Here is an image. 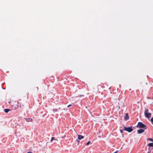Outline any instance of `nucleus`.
<instances>
[{"label": "nucleus", "instance_id": "nucleus-14", "mask_svg": "<svg viewBox=\"0 0 153 153\" xmlns=\"http://www.w3.org/2000/svg\"><path fill=\"white\" fill-rule=\"evenodd\" d=\"M151 121L152 122V123H153V117L151 118Z\"/></svg>", "mask_w": 153, "mask_h": 153}, {"label": "nucleus", "instance_id": "nucleus-13", "mask_svg": "<svg viewBox=\"0 0 153 153\" xmlns=\"http://www.w3.org/2000/svg\"><path fill=\"white\" fill-rule=\"evenodd\" d=\"M53 111H58V110L57 109H54L53 110Z\"/></svg>", "mask_w": 153, "mask_h": 153}, {"label": "nucleus", "instance_id": "nucleus-2", "mask_svg": "<svg viewBox=\"0 0 153 153\" xmlns=\"http://www.w3.org/2000/svg\"><path fill=\"white\" fill-rule=\"evenodd\" d=\"M149 110L147 108L145 109L144 115L145 117L148 118H149L151 117V114L149 112Z\"/></svg>", "mask_w": 153, "mask_h": 153}, {"label": "nucleus", "instance_id": "nucleus-7", "mask_svg": "<svg viewBox=\"0 0 153 153\" xmlns=\"http://www.w3.org/2000/svg\"><path fill=\"white\" fill-rule=\"evenodd\" d=\"M25 120L27 122H32V118H25Z\"/></svg>", "mask_w": 153, "mask_h": 153}, {"label": "nucleus", "instance_id": "nucleus-16", "mask_svg": "<svg viewBox=\"0 0 153 153\" xmlns=\"http://www.w3.org/2000/svg\"><path fill=\"white\" fill-rule=\"evenodd\" d=\"M71 104H70L69 105H68L67 106L68 108H69L70 106H71Z\"/></svg>", "mask_w": 153, "mask_h": 153}, {"label": "nucleus", "instance_id": "nucleus-5", "mask_svg": "<svg viewBox=\"0 0 153 153\" xmlns=\"http://www.w3.org/2000/svg\"><path fill=\"white\" fill-rule=\"evenodd\" d=\"M129 118V117L128 116V113H126L125 114L124 116V119L125 120H128Z\"/></svg>", "mask_w": 153, "mask_h": 153}, {"label": "nucleus", "instance_id": "nucleus-20", "mask_svg": "<svg viewBox=\"0 0 153 153\" xmlns=\"http://www.w3.org/2000/svg\"><path fill=\"white\" fill-rule=\"evenodd\" d=\"M77 141L79 143V141L78 140H77Z\"/></svg>", "mask_w": 153, "mask_h": 153}, {"label": "nucleus", "instance_id": "nucleus-6", "mask_svg": "<svg viewBox=\"0 0 153 153\" xmlns=\"http://www.w3.org/2000/svg\"><path fill=\"white\" fill-rule=\"evenodd\" d=\"M77 137H78V139L79 140H80L83 138H84V137L83 136H82V135H79V134H78Z\"/></svg>", "mask_w": 153, "mask_h": 153}, {"label": "nucleus", "instance_id": "nucleus-9", "mask_svg": "<svg viewBox=\"0 0 153 153\" xmlns=\"http://www.w3.org/2000/svg\"><path fill=\"white\" fill-rule=\"evenodd\" d=\"M148 145L149 147H153V143H149Z\"/></svg>", "mask_w": 153, "mask_h": 153}, {"label": "nucleus", "instance_id": "nucleus-11", "mask_svg": "<svg viewBox=\"0 0 153 153\" xmlns=\"http://www.w3.org/2000/svg\"><path fill=\"white\" fill-rule=\"evenodd\" d=\"M54 139H54V137H52L51 140V142H52L53 140H54Z\"/></svg>", "mask_w": 153, "mask_h": 153}, {"label": "nucleus", "instance_id": "nucleus-19", "mask_svg": "<svg viewBox=\"0 0 153 153\" xmlns=\"http://www.w3.org/2000/svg\"><path fill=\"white\" fill-rule=\"evenodd\" d=\"M27 153H32L31 152H28Z\"/></svg>", "mask_w": 153, "mask_h": 153}, {"label": "nucleus", "instance_id": "nucleus-3", "mask_svg": "<svg viewBox=\"0 0 153 153\" xmlns=\"http://www.w3.org/2000/svg\"><path fill=\"white\" fill-rule=\"evenodd\" d=\"M124 129L125 130L129 132H131L133 130V129L132 128V127L131 126L128 127H124Z\"/></svg>", "mask_w": 153, "mask_h": 153}, {"label": "nucleus", "instance_id": "nucleus-12", "mask_svg": "<svg viewBox=\"0 0 153 153\" xmlns=\"http://www.w3.org/2000/svg\"><path fill=\"white\" fill-rule=\"evenodd\" d=\"M91 143L90 141H88L86 144V145H88L90 144V143Z\"/></svg>", "mask_w": 153, "mask_h": 153}, {"label": "nucleus", "instance_id": "nucleus-22", "mask_svg": "<svg viewBox=\"0 0 153 153\" xmlns=\"http://www.w3.org/2000/svg\"><path fill=\"white\" fill-rule=\"evenodd\" d=\"M115 153V152H114V153Z\"/></svg>", "mask_w": 153, "mask_h": 153}, {"label": "nucleus", "instance_id": "nucleus-8", "mask_svg": "<svg viewBox=\"0 0 153 153\" xmlns=\"http://www.w3.org/2000/svg\"><path fill=\"white\" fill-rule=\"evenodd\" d=\"M10 110L9 109H4V111L6 113H7L8 111H10Z\"/></svg>", "mask_w": 153, "mask_h": 153}, {"label": "nucleus", "instance_id": "nucleus-4", "mask_svg": "<svg viewBox=\"0 0 153 153\" xmlns=\"http://www.w3.org/2000/svg\"><path fill=\"white\" fill-rule=\"evenodd\" d=\"M145 130L144 129H141L138 130L137 131L138 134H140L143 132L145 131Z\"/></svg>", "mask_w": 153, "mask_h": 153}, {"label": "nucleus", "instance_id": "nucleus-17", "mask_svg": "<svg viewBox=\"0 0 153 153\" xmlns=\"http://www.w3.org/2000/svg\"><path fill=\"white\" fill-rule=\"evenodd\" d=\"M147 153H151V152L150 151H149Z\"/></svg>", "mask_w": 153, "mask_h": 153}, {"label": "nucleus", "instance_id": "nucleus-10", "mask_svg": "<svg viewBox=\"0 0 153 153\" xmlns=\"http://www.w3.org/2000/svg\"><path fill=\"white\" fill-rule=\"evenodd\" d=\"M147 140H149L152 142H153V139L151 138H148L147 139Z\"/></svg>", "mask_w": 153, "mask_h": 153}, {"label": "nucleus", "instance_id": "nucleus-15", "mask_svg": "<svg viewBox=\"0 0 153 153\" xmlns=\"http://www.w3.org/2000/svg\"><path fill=\"white\" fill-rule=\"evenodd\" d=\"M66 137V136L65 135L64 136H62V137H61L60 138H64L65 137Z\"/></svg>", "mask_w": 153, "mask_h": 153}, {"label": "nucleus", "instance_id": "nucleus-21", "mask_svg": "<svg viewBox=\"0 0 153 153\" xmlns=\"http://www.w3.org/2000/svg\"><path fill=\"white\" fill-rule=\"evenodd\" d=\"M117 151H115V153H117Z\"/></svg>", "mask_w": 153, "mask_h": 153}, {"label": "nucleus", "instance_id": "nucleus-18", "mask_svg": "<svg viewBox=\"0 0 153 153\" xmlns=\"http://www.w3.org/2000/svg\"><path fill=\"white\" fill-rule=\"evenodd\" d=\"M120 132H121V133H122L123 130H120Z\"/></svg>", "mask_w": 153, "mask_h": 153}, {"label": "nucleus", "instance_id": "nucleus-1", "mask_svg": "<svg viewBox=\"0 0 153 153\" xmlns=\"http://www.w3.org/2000/svg\"><path fill=\"white\" fill-rule=\"evenodd\" d=\"M137 126L138 128H144V129H146L147 128L146 126L141 122H139L138 123Z\"/></svg>", "mask_w": 153, "mask_h": 153}]
</instances>
